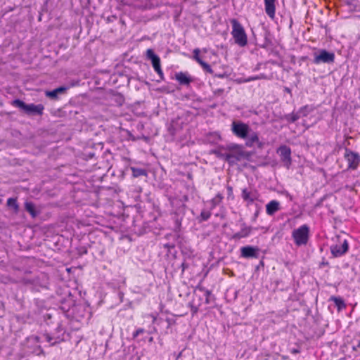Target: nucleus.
Listing matches in <instances>:
<instances>
[{
	"instance_id": "obj_1",
	"label": "nucleus",
	"mask_w": 360,
	"mask_h": 360,
	"mask_svg": "<svg viewBox=\"0 0 360 360\" xmlns=\"http://www.w3.org/2000/svg\"><path fill=\"white\" fill-rule=\"evenodd\" d=\"M231 131L238 138L245 139L247 147H252L255 145L262 146L258 132L252 131L248 124L241 121H233L231 124Z\"/></svg>"
},
{
	"instance_id": "obj_2",
	"label": "nucleus",
	"mask_w": 360,
	"mask_h": 360,
	"mask_svg": "<svg viewBox=\"0 0 360 360\" xmlns=\"http://www.w3.org/2000/svg\"><path fill=\"white\" fill-rule=\"evenodd\" d=\"M73 283L75 287L72 289L73 292H69V304L71 302H75L73 297H76L77 295L81 297V291L78 290V285L76 281H74ZM86 312H88V306L83 301H79L77 304L74 303L72 309L73 319L79 321V319L85 316Z\"/></svg>"
},
{
	"instance_id": "obj_3",
	"label": "nucleus",
	"mask_w": 360,
	"mask_h": 360,
	"mask_svg": "<svg viewBox=\"0 0 360 360\" xmlns=\"http://www.w3.org/2000/svg\"><path fill=\"white\" fill-rule=\"evenodd\" d=\"M228 152L226 155V162L231 166L236 165L238 162L248 159L250 155L248 152L243 150V146L231 143L226 148Z\"/></svg>"
},
{
	"instance_id": "obj_4",
	"label": "nucleus",
	"mask_w": 360,
	"mask_h": 360,
	"mask_svg": "<svg viewBox=\"0 0 360 360\" xmlns=\"http://www.w3.org/2000/svg\"><path fill=\"white\" fill-rule=\"evenodd\" d=\"M232 26L231 35L234 39L235 43L240 47H244L248 44V37L244 27L240 22L233 18L231 20Z\"/></svg>"
},
{
	"instance_id": "obj_5",
	"label": "nucleus",
	"mask_w": 360,
	"mask_h": 360,
	"mask_svg": "<svg viewBox=\"0 0 360 360\" xmlns=\"http://www.w3.org/2000/svg\"><path fill=\"white\" fill-rule=\"evenodd\" d=\"M310 229L307 224H303L299 228L294 229L292 232V237L297 246L305 245L309 239Z\"/></svg>"
},
{
	"instance_id": "obj_6",
	"label": "nucleus",
	"mask_w": 360,
	"mask_h": 360,
	"mask_svg": "<svg viewBox=\"0 0 360 360\" xmlns=\"http://www.w3.org/2000/svg\"><path fill=\"white\" fill-rule=\"evenodd\" d=\"M12 105L20 108L27 115H38L43 114L44 107L41 104L34 105L33 103L26 104L25 102L20 99H15L12 101Z\"/></svg>"
},
{
	"instance_id": "obj_7",
	"label": "nucleus",
	"mask_w": 360,
	"mask_h": 360,
	"mask_svg": "<svg viewBox=\"0 0 360 360\" xmlns=\"http://www.w3.org/2000/svg\"><path fill=\"white\" fill-rule=\"evenodd\" d=\"M335 60V54L333 52H328L325 49H320L314 53L313 62L315 64L332 63Z\"/></svg>"
},
{
	"instance_id": "obj_8",
	"label": "nucleus",
	"mask_w": 360,
	"mask_h": 360,
	"mask_svg": "<svg viewBox=\"0 0 360 360\" xmlns=\"http://www.w3.org/2000/svg\"><path fill=\"white\" fill-rule=\"evenodd\" d=\"M344 158L348 163V169L355 170L360 164V155L350 149H345Z\"/></svg>"
},
{
	"instance_id": "obj_9",
	"label": "nucleus",
	"mask_w": 360,
	"mask_h": 360,
	"mask_svg": "<svg viewBox=\"0 0 360 360\" xmlns=\"http://www.w3.org/2000/svg\"><path fill=\"white\" fill-rule=\"evenodd\" d=\"M277 153L279 154L281 160L283 162L284 167H285L287 169H289L292 164L290 148L285 145H282L277 149Z\"/></svg>"
},
{
	"instance_id": "obj_10",
	"label": "nucleus",
	"mask_w": 360,
	"mask_h": 360,
	"mask_svg": "<svg viewBox=\"0 0 360 360\" xmlns=\"http://www.w3.org/2000/svg\"><path fill=\"white\" fill-rule=\"evenodd\" d=\"M260 194L255 188H244L242 189L241 198L245 202H247L248 205L258 200Z\"/></svg>"
},
{
	"instance_id": "obj_11",
	"label": "nucleus",
	"mask_w": 360,
	"mask_h": 360,
	"mask_svg": "<svg viewBox=\"0 0 360 360\" xmlns=\"http://www.w3.org/2000/svg\"><path fill=\"white\" fill-rule=\"evenodd\" d=\"M333 257H340L344 255L349 250V243L347 240H344L339 244L333 245L330 248Z\"/></svg>"
},
{
	"instance_id": "obj_12",
	"label": "nucleus",
	"mask_w": 360,
	"mask_h": 360,
	"mask_svg": "<svg viewBox=\"0 0 360 360\" xmlns=\"http://www.w3.org/2000/svg\"><path fill=\"white\" fill-rule=\"evenodd\" d=\"M259 248L250 245L244 246L240 248V255L244 258H257Z\"/></svg>"
},
{
	"instance_id": "obj_13",
	"label": "nucleus",
	"mask_w": 360,
	"mask_h": 360,
	"mask_svg": "<svg viewBox=\"0 0 360 360\" xmlns=\"http://www.w3.org/2000/svg\"><path fill=\"white\" fill-rule=\"evenodd\" d=\"M276 0H264L265 13L272 20L276 15Z\"/></svg>"
},
{
	"instance_id": "obj_14",
	"label": "nucleus",
	"mask_w": 360,
	"mask_h": 360,
	"mask_svg": "<svg viewBox=\"0 0 360 360\" xmlns=\"http://www.w3.org/2000/svg\"><path fill=\"white\" fill-rule=\"evenodd\" d=\"M252 229L253 228L252 226H248L245 223H243L241 225L240 230L238 232L234 233L232 236V238L234 240H240V238H246L250 234Z\"/></svg>"
},
{
	"instance_id": "obj_15",
	"label": "nucleus",
	"mask_w": 360,
	"mask_h": 360,
	"mask_svg": "<svg viewBox=\"0 0 360 360\" xmlns=\"http://www.w3.org/2000/svg\"><path fill=\"white\" fill-rule=\"evenodd\" d=\"M67 87L65 86H60L56 88L52 91H46L45 92V95L53 100H56L58 98L60 95H65L66 94Z\"/></svg>"
},
{
	"instance_id": "obj_16",
	"label": "nucleus",
	"mask_w": 360,
	"mask_h": 360,
	"mask_svg": "<svg viewBox=\"0 0 360 360\" xmlns=\"http://www.w3.org/2000/svg\"><path fill=\"white\" fill-rule=\"evenodd\" d=\"M281 210L280 202L276 200H271L266 205V212L269 216H273Z\"/></svg>"
},
{
	"instance_id": "obj_17",
	"label": "nucleus",
	"mask_w": 360,
	"mask_h": 360,
	"mask_svg": "<svg viewBox=\"0 0 360 360\" xmlns=\"http://www.w3.org/2000/svg\"><path fill=\"white\" fill-rule=\"evenodd\" d=\"M176 79L181 85H189L193 81L192 78L187 72H180L175 75Z\"/></svg>"
},
{
	"instance_id": "obj_18",
	"label": "nucleus",
	"mask_w": 360,
	"mask_h": 360,
	"mask_svg": "<svg viewBox=\"0 0 360 360\" xmlns=\"http://www.w3.org/2000/svg\"><path fill=\"white\" fill-rule=\"evenodd\" d=\"M96 151L93 147H86L82 153V158L86 160H91L96 156Z\"/></svg>"
},
{
	"instance_id": "obj_19",
	"label": "nucleus",
	"mask_w": 360,
	"mask_h": 360,
	"mask_svg": "<svg viewBox=\"0 0 360 360\" xmlns=\"http://www.w3.org/2000/svg\"><path fill=\"white\" fill-rule=\"evenodd\" d=\"M329 301H332L335 303L339 311L346 307L345 300L341 297L331 296L329 298Z\"/></svg>"
},
{
	"instance_id": "obj_20",
	"label": "nucleus",
	"mask_w": 360,
	"mask_h": 360,
	"mask_svg": "<svg viewBox=\"0 0 360 360\" xmlns=\"http://www.w3.org/2000/svg\"><path fill=\"white\" fill-rule=\"evenodd\" d=\"M200 292L203 294V296L205 297V303L209 304L210 303V297L211 295V292L209 290L205 289V287L198 285L196 286L195 290V295L197 296V292Z\"/></svg>"
},
{
	"instance_id": "obj_21",
	"label": "nucleus",
	"mask_w": 360,
	"mask_h": 360,
	"mask_svg": "<svg viewBox=\"0 0 360 360\" xmlns=\"http://www.w3.org/2000/svg\"><path fill=\"white\" fill-rule=\"evenodd\" d=\"M25 208L26 211L28 212L32 215L33 218L37 217V212H36L35 206L32 202H26L25 203Z\"/></svg>"
},
{
	"instance_id": "obj_22",
	"label": "nucleus",
	"mask_w": 360,
	"mask_h": 360,
	"mask_svg": "<svg viewBox=\"0 0 360 360\" xmlns=\"http://www.w3.org/2000/svg\"><path fill=\"white\" fill-rule=\"evenodd\" d=\"M146 57L149 59L152 64L158 62L160 59L158 55L155 53L153 49H148L146 51Z\"/></svg>"
},
{
	"instance_id": "obj_23",
	"label": "nucleus",
	"mask_w": 360,
	"mask_h": 360,
	"mask_svg": "<svg viewBox=\"0 0 360 360\" xmlns=\"http://www.w3.org/2000/svg\"><path fill=\"white\" fill-rule=\"evenodd\" d=\"M301 117V115H299V113L297 112H292L289 113L285 115V120L290 123H293L298 120Z\"/></svg>"
},
{
	"instance_id": "obj_24",
	"label": "nucleus",
	"mask_w": 360,
	"mask_h": 360,
	"mask_svg": "<svg viewBox=\"0 0 360 360\" xmlns=\"http://www.w3.org/2000/svg\"><path fill=\"white\" fill-rule=\"evenodd\" d=\"M131 169L134 177H139L141 176L147 175V172L144 169L131 167Z\"/></svg>"
},
{
	"instance_id": "obj_25",
	"label": "nucleus",
	"mask_w": 360,
	"mask_h": 360,
	"mask_svg": "<svg viewBox=\"0 0 360 360\" xmlns=\"http://www.w3.org/2000/svg\"><path fill=\"white\" fill-rule=\"evenodd\" d=\"M223 199V195L221 193L216 195L211 200V209H214L216 206L219 205Z\"/></svg>"
},
{
	"instance_id": "obj_26",
	"label": "nucleus",
	"mask_w": 360,
	"mask_h": 360,
	"mask_svg": "<svg viewBox=\"0 0 360 360\" xmlns=\"http://www.w3.org/2000/svg\"><path fill=\"white\" fill-rule=\"evenodd\" d=\"M7 205L8 207H13L15 212H18L19 209V206L17 203V200L15 198H10L7 200Z\"/></svg>"
},
{
	"instance_id": "obj_27",
	"label": "nucleus",
	"mask_w": 360,
	"mask_h": 360,
	"mask_svg": "<svg viewBox=\"0 0 360 360\" xmlns=\"http://www.w3.org/2000/svg\"><path fill=\"white\" fill-rule=\"evenodd\" d=\"M312 110V108L308 105H305L300 109L297 112L301 117H306Z\"/></svg>"
},
{
	"instance_id": "obj_28",
	"label": "nucleus",
	"mask_w": 360,
	"mask_h": 360,
	"mask_svg": "<svg viewBox=\"0 0 360 360\" xmlns=\"http://www.w3.org/2000/svg\"><path fill=\"white\" fill-rule=\"evenodd\" d=\"M153 67L155 71L158 74V75L162 79L163 78V72L161 69L160 66V60L158 62L153 63Z\"/></svg>"
},
{
	"instance_id": "obj_29",
	"label": "nucleus",
	"mask_w": 360,
	"mask_h": 360,
	"mask_svg": "<svg viewBox=\"0 0 360 360\" xmlns=\"http://www.w3.org/2000/svg\"><path fill=\"white\" fill-rule=\"evenodd\" d=\"M218 158L223 159L226 161V155H228V152L224 153L221 149L215 150L213 152Z\"/></svg>"
},
{
	"instance_id": "obj_30",
	"label": "nucleus",
	"mask_w": 360,
	"mask_h": 360,
	"mask_svg": "<svg viewBox=\"0 0 360 360\" xmlns=\"http://www.w3.org/2000/svg\"><path fill=\"white\" fill-rule=\"evenodd\" d=\"M211 216V212L210 211H208V210H202L201 213H200V218H201V221H207L210 219Z\"/></svg>"
},
{
	"instance_id": "obj_31",
	"label": "nucleus",
	"mask_w": 360,
	"mask_h": 360,
	"mask_svg": "<svg viewBox=\"0 0 360 360\" xmlns=\"http://www.w3.org/2000/svg\"><path fill=\"white\" fill-rule=\"evenodd\" d=\"M200 50L198 49H195L193 51L194 54V59L200 65V63H202L203 60L200 58L199 56Z\"/></svg>"
},
{
	"instance_id": "obj_32",
	"label": "nucleus",
	"mask_w": 360,
	"mask_h": 360,
	"mask_svg": "<svg viewBox=\"0 0 360 360\" xmlns=\"http://www.w3.org/2000/svg\"><path fill=\"white\" fill-rule=\"evenodd\" d=\"M200 65H201V67L203 68V70L205 71H206V72H207L209 73H212V70L210 65L208 63L202 61V63H200Z\"/></svg>"
},
{
	"instance_id": "obj_33",
	"label": "nucleus",
	"mask_w": 360,
	"mask_h": 360,
	"mask_svg": "<svg viewBox=\"0 0 360 360\" xmlns=\"http://www.w3.org/2000/svg\"><path fill=\"white\" fill-rule=\"evenodd\" d=\"M150 316L153 319V323H157L158 324H160L162 322V321H163L162 319H157V317L155 315H153V314H150Z\"/></svg>"
},
{
	"instance_id": "obj_34",
	"label": "nucleus",
	"mask_w": 360,
	"mask_h": 360,
	"mask_svg": "<svg viewBox=\"0 0 360 360\" xmlns=\"http://www.w3.org/2000/svg\"><path fill=\"white\" fill-rule=\"evenodd\" d=\"M144 333V329L143 328H139L137 329L134 333H133V336L134 338H136L138 337L139 335L142 334Z\"/></svg>"
},
{
	"instance_id": "obj_35",
	"label": "nucleus",
	"mask_w": 360,
	"mask_h": 360,
	"mask_svg": "<svg viewBox=\"0 0 360 360\" xmlns=\"http://www.w3.org/2000/svg\"><path fill=\"white\" fill-rule=\"evenodd\" d=\"M165 321L167 323V329H169V327L175 323V321L169 318L166 319Z\"/></svg>"
},
{
	"instance_id": "obj_36",
	"label": "nucleus",
	"mask_w": 360,
	"mask_h": 360,
	"mask_svg": "<svg viewBox=\"0 0 360 360\" xmlns=\"http://www.w3.org/2000/svg\"><path fill=\"white\" fill-rule=\"evenodd\" d=\"M45 338H46V341H47L48 342H49L51 345H55L56 343L58 342L57 340H56V341H55V342H51V340H52V339H53V338H52L51 336H49V335H46L45 336Z\"/></svg>"
},
{
	"instance_id": "obj_37",
	"label": "nucleus",
	"mask_w": 360,
	"mask_h": 360,
	"mask_svg": "<svg viewBox=\"0 0 360 360\" xmlns=\"http://www.w3.org/2000/svg\"><path fill=\"white\" fill-rule=\"evenodd\" d=\"M257 79H259L258 75L255 76V77H250L245 79V82H249L254 81V80H257Z\"/></svg>"
},
{
	"instance_id": "obj_38",
	"label": "nucleus",
	"mask_w": 360,
	"mask_h": 360,
	"mask_svg": "<svg viewBox=\"0 0 360 360\" xmlns=\"http://www.w3.org/2000/svg\"><path fill=\"white\" fill-rule=\"evenodd\" d=\"M224 89H217L214 91V94L216 96H219L224 93Z\"/></svg>"
},
{
	"instance_id": "obj_39",
	"label": "nucleus",
	"mask_w": 360,
	"mask_h": 360,
	"mask_svg": "<svg viewBox=\"0 0 360 360\" xmlns=\"http://www.w3.org/2000/svg\"><path fill=\"white\" fill-rule=\"evenodd\" d=\"M227 191H228V195L231 196L233 195V188L231 186L228 185L226 186Z\"/></svg>"
},
{
	"instance_id": "obj_40",
	"label": "nucleus",
	"mask_w": 360,
	"mask_h": 360,
	"mask_svg": "<svg viewBox=\"0 0 360 360\" xmlns=\"http://www.w3.org/2000/svg\"><path fill=\"white\" fill-rule=\"evenodd\" d=\"M175 223H176V226L179 227L181 224V219H179V218L175 219Z\"/></svg>"
},
{
	"instance_id": "obj_41",
	"label": "nucleus",
	"mask_w": 360,
	"mask_h": 360,
	"mask_svg": "<svg viewBox=\"0 0 360 360\" xmlns=\"http://www.w3.org/2000/svg\"><path fill=\"white\" fill-rule=\"evenodd\" d=\"M329 263L327 261L323 260L320 266L322 267L323 266H328Z\"/></svg>"
},
{
	"instance_id": "obj_42",
	"label": "nucleus",
	"mask_w": 360,
	"mask_h": 360,
	"mask_svg": "<svg viewBox=\"0 0 360 360\" xmlns=\"http://www.w3.org/2000/svg\"><path fill=\"white\" fill-rule=\"evenodd\" d=\"M259 76V79H266V76L264 75V74H260L258 75Z\"/></svg>"
},
{
	"instance_id": "obj_43",
	"label": "nucleus",
	"mask_w": 360,
	"mask_h": 360,
	"mask_svg": "<svg viewBox=\"0 0 360 360\" xmlns=\"http://www.w3.org/2000/svg\"><path fill=\"white\" fill-rule=\"evenodd\" d=\"M135 190H136V191L137 193H140V192H141V190H142V189H141V187H136V188H135Z\"/></svg>"
},
{
	"instance_id": "obj_44",
	"label": "nucleus",
	"mask_w": 360,
	"mask_h": 360,
	"mask_svg": "<svg viewBox=\"0 0 360 360\" xmlns=\"http://www.w3.org/2000/svg\"><path fill=\"white\" fill-rule=\"evenodd\" d=\"M353 347L354 349H356V347H360V341L359 342V343L356 346H354Z\"/></svg>"
},
{
	"instance_id": "obj_45",
	"label": "nucleus",
	"mask_w": 360,
	"mask_h": 360,
	"mask_svg": "<svg viewBox=\"0 0 360 360\" xmlns=\"http://www.w3.org/2000/svg\"><path fill=\"white\" fill-rule=\"evenodd\" d=\"M216 76L218 77H220V78H223L224 77V75H221V74L216 75Z\"/></svg>"
},
{
	"instance_id": "obj_46",
	"label": "nucleus",
	"mask_w": 360,
	"mask_h": 360,
	"mask_svg": "<svg viewBox=\"0 0 360 360\" xmlns=\"http://www.w3.org/2000/svg\"><path fill=\"white\" fill-rule=\"evenodd\" d=\"M258 214H259L258 211L255 213V219H256L257 217Z\"/></svg>"
},
{
	"instance_id": "obj_47",
	"label": "nucleus",
	"mask_w": 360,
	"mask_h": 360,
	"mask_svg": "<svg viewBox=\"0 0 360 360\" xmlns=\"http://www.w3.org/2000/svg\"><path fill=\"white\" fill-rule=\"evenodd\" d=\"M181 356V352L179 353L177 355V358H179Z\"/></svg>"
},
{
	"instance_id": "obj_48",
	"label": "nucleus",
	"mask_w": 360,
	"mask_h": 360,
	"mask_svg": "<svg viewBox=\"0 0 360 360\" xmlns=\"http://www.w3.org/2000/svg\"><path fill=\"white\" fill-rule=\"evenodd\" d=\"M149 341H150V342H152V341H153V338H150L149 339Z\"/></svg>"
},
{
	"instance_id": "obj_49",
	"label": "nucleus",
	"mask_w": 360,
	"mask_h": 360,
	"mask_svg": "<svg viewBox=\"0 0 360 360\" xmlns=\"http://www.w3.org/2000/svg\"><path fill=\"white\" fill-rule=\"evenodd\" d=\"M294 352H295V353H297V352H298V351H297V350H294Z\"/></svg>"
}]
</instances>
